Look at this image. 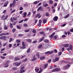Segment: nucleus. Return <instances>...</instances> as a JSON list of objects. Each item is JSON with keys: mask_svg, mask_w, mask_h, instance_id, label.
<instances>
[{"mask_svg": "<svg viewBox=\"0 0 73 73\" xmlns=\"http://www.w3.org/2000/svg\"><path fill=\"white\" fill-rule=\"evenodd\" d=\"M44 41L46 43H48V42H49V41H48V40L47 39H45L44 40Z\"/></svg>", "mask_w": 73, "mask_h": 73, "instance_id": "23", "label": "nucleus"}, {"mask_svg": "<svg viewBox=\"0 0 73 73\" xmlns=\"http://www.w3.org/2000/svg\"><path fill=\"white\" fill-rule=\"evenodd\" d=\"M13 70H17V68L16 67H13Z\"/></svg>", "mask_w": 73, "mask_h": 73, "instance_id": "50", "label": "nucleus"}, {"mask_svg": "<svg viewBox=\"0 0 73 73\" xmlns=\"http://www.w3.org/2000/svg\"><path fill=\"white\" fill-rule=\"evenodd\" d=\"M38 3L37 1H35L34 2V4H36Z\"/></svg>", "mask_w": 73, "mask_h": 73, "instance_id": "59", "label": "nucleus"}, {"mask_svg": "<svg viewBox=\"0 0 73 73\" xmlns=\"http://www.w3.org/2000/svg\"><path fill=\"white\" fill-rule=\"evenodd\" d=\"M73 48V46H72V45L71 44H70L69 45V48L70 50H72V48Z\"/></svg>", "mask_w": 73, "mask_h": 73, "instance_id": "15", "label": "nucleus"}, {"mask_svg": "<svg viewBox=\"0 0 73 73\" xmlns=\"http://www.w3.org/2000/svg\"><path fill=\"white\" fill-rule=\"evenodd\" d=\"M25 32H29L30 31V30H26L25 31Z\"/></svg>", "mask_w": 73, "mask_h": 73, "instance_id": "52", "label": "nucleus"}, {"mask_svg": "<svg viewBox=\"0 0 73 73\" xmlns=\"http://www.w3.org/2000/svg\"><path fill=\"white\" fill-rule=\"evenodd\" d=\"M22 45H23V46H25V42H22Z\"/></svg>", "mask_w": 73, "mask_h": 73, "instance_id": "35", "label": "nucleus"}, {"mask_svg": "<svg viewBox=\"0 0 73 73\" xmlns=\"http://www.w3.org/2000/svg\"><path fill=\"white\" fill-rule=\"evenodd\" d=\"M52 61H53V62H56V61L55 59H53L52 60Z\"/></svg>", "mask_w": 73, "mask_h": 73, "instance_id": "56", "label": "nucleus"}, {"mask_svg": "<svg viewBox=\"0 0 73 73\" xmlns=\"http://www.w3.org/2000/svg\"><path fill=\"white\" fill-rule=\"evenodd\" d=\"M24 69V66L22 67L20 70V73H24L25 72V70Z\"/></svg>", "mask_w": 73, "mask_h": 73, "instance_id": "2", "label": "nucleus"}, {"mask_svg": "<svg viewBox=\"0 0 73 73\" xmlns=\"http://www.w3.org/2000/svg\"><path fill=\"white\" fill-rule=\"evenodd\" d=\"M26 41H28L29 42H31L32 40L30 39H27L26 40Z\"/></svg>", "mask_w": 73, "mask_h": 73, "instance_id": "14", "label": "nucleus"}, {"mask_svg": "<svg viewBox=\"0 0 73 73\" xmlns=\"http://www.w3.org/2000/svg\"><path fill=\"white\" fill-rule=\"evenodd\" d=\"M10 62H11V61H10V60H8L6 62V63H7L8 65V64H9V63H10Z\"/></svg>", "mask_w": 73, "mask_h": 73, "instance_id": "40", "label": "nucleus"}, {"mask_svg": "<svg viewBox=\"0 0 73 73\" xmlns=\"http://www.w3.org/2000/svg\"><path fill=\"white\" fill-rule=\"evenodd\" d=\"M55 70L56 72H58L60 70V68H56Z\"/></svg>", "mask_w": 73, "mask_h": 73, "instance_id": "34", "label": "nucleus"}, {"mask_svg": "<svg viewBox=\"0 0 73 73\" xmlns=\"http://www.w3.org/2000/svg\"><path fill=\"white\" fill-rule=\"evenodd\" d=\"M38 21L37 20V19H35V23H37Z\"/></svg>", "mask_w": 73, "mask_h": 73, "instance_id": "62", "label": "nucleus"}, {"mask_svg": "<svg viewBox=\"0 0 73 73\" xmlns=\"http://www.w3.org/2000/svg\"><path fill=\"white\" fill-rule=\"evenodd\" d=\"M41 9V6H40L37 9V11H39Z\"/></svg>", "mask_w": 73, "mask_h": 73, "instance_id": "39", "label": "nucleus"}, {"mask_svg": "<svg viewBox=\"0 0 73 73\" xmlns=\"http://www.w3.org/2000/svg\"><path fill=\"white\" fill-rule=\"evenodd\" d=\"M36 72H38L39 71V69L38 68H35V69Z\"/></svg>", "mask_w": 73, "mask_h": 73, "instance_id": "31", "label": "nucleus"}, {"mask_svg": "<svg viewBox=\"0 0 73 73\" xmlns=\"http://www.w3.org/2000/svg\"><path fill=\"white\" fill-rule=\"evenodd\" d=\"M40 60H44V59H45V57L44 56H41L40 58Z\"/></svg>", "mask_w": 73, "mask_h": 73, "instance_id": "13", "label": "nucleus"}, {"mask_svg": "<svg viewBox=\"0 0 73 73\" xmlns=\"http://www.w3.org/2000/svg\"><path fill=\"white\" fill-rule=\"evenodd\" d=\"M49 5L48 4H46L43 5V7H47V6H48Z\"/></svg>", "mask_w": 73, "mask_h": 73, "instance_id": "27", "label": "nucleus"}, {"mask_svg": "<svg viewBox=\"0 0 73 73\" xmlns=\"http://www.w3.org/2000/svg\"><path fill=\"white\" fill-rule=\"evenodd\" d=\"M17 29H21V27L18 25L17 26Z\"/></svg>", "mask_w": 73, "mask_h": 73, "instance_id": "37", "label": "nucleus"}, {"mask_svg": "<svg viewBox=\"0 0 73 73\" xmlns=\"http://www.w3.org/2000/svg\"><path fill=\"white\" fill-rule=\"evenodd\" d=\"M25 57H26V56L24 55L23 56H22L21 57V59H23V58H24Z\"/></svg>", "mask_w": 73, "mask_h": 73, "instance_id": "46", "label": "nucleus"}, {"mask_svg": "<svg viewBox=\"0 0 73 73\" xmlns=\"http://www.w3.org/2000/svg\"><path fill=\"white\" fill-rule=\"evenodd\" d=\"M54 39H57V36L56 35H55L54 37Z\"/></svg>", "mask_w": 73, "mask_h": 73, "instance_id": "61", "label": "nucleus"}, {"mask_svg": "<svg viewBox=\"0 0 73 73\" xmlns=\"http://www.w3.org/2000/svg\"><path fill=\"white\" fill-rule=\"evenodd\" d=\"M49 4H50V5H52V4H53V2L52 0H50L49 1Z\"/></svg>", "mask_w": 73, "mask_h": 73, "instance_id": "17", "label": "nucleus"}, {"mask_svg": "<svg viewBox=\"0 0 73 73\" xmlns=\"http://www.w3.org/2000/svg\"><path fill=\"white\" fill-rule=\"evenodd\" d=\"M37 42V40H35L33 42V43H35Z\"/></svg>", "mask_w": 73, "mask_h": 73, "instance_id": "63", "label": "nucleus"}, {"mask_svg": "<svg viewBox=\"0 0 73 73\" xmlns=\"http://www.w3.org/2000/svg\"><path fill=\"white\" fill-rule=\"evenodd\" d=\"M32 32L33 33H36V31L35 30H33Z\"/></svg>", "mask_w": 73, "mask_h": 73, "instance_id": "54", "label": "nucleus"}, {"mask_svg": "<svg viewBox=\"0 0 73 73\" xmlns=\"http://www.w3.org/2000/svg\"><path fill=\"white\" fill-rule=\"evenodd\" d=\"M18 36H19V37H22L23 36V34H19L18 35Z\"/></svg>", "mask_w": 73, "mask_h": 73, "instance_id": "45", "label": "nucleus"}, {"mask_svg": "<svg viewBox=\"0 0 73 73\" xmlns=\"http://www.w3.org/2000/svg\"><path fill=\"white\" fill-rule=\"evenodd\" d=\"M54 52V51H52L51 52L50 51H47L45 53V54H47L49 55L51 54H52Z\"/></svg>", "mask_w": 73, "mask_h": 73, "instance_id": "3", "label": "nucleus"}, {"mask_svg": "<svg viewBox=\"0 0 73 73\" xmlns=\"http://www.w3.org/2000/svg\"><path fill=\"white\" fill-rule=\"evenodd\" d=\"M41 23H42V21L40 20H39V24H41Z\"/></svg>", "mask_w": 73, "mask_h": 73, "instance_id": "44", "label": "nucleus"}, {"mask_svg": "<svg viewBox=\"0 0 73 73\" xmlns=\"http://www.w3.org/2000/svg\"><path fill=\"white\" fill-rule=\"evenodd\" d=\"M24 21V20H22L20 21H19V23H23Z\"/></svg>", "mask_w": 73, "mask_h": 73, "instance_id": "47", "label": "nucleus"}, {"mask_svg": "<svg viewBox=\"0 0 73 73\" xmlns=\"http://www.w3.org/2000/svg\"><path fill=\"white\" fill-rule=\"evenodd\" d=\"M9 3V1H7L5 3L4 5L3 6V7H6L7 6V5Z\"/></svg>", "mask_w": 73, "mask_h": 73, "instance_id": "5", "label": "nucleus"}, {"mask_svg": "<svg viewBox=\"0 0 73 73\" xmlns=\"http://www.w3.org/2000/svg\"><path fill=\"white\" fill-rule=\"evenodd\" d=\"M16 4V1L15 0H13L12 3L13 7H15V4Z\"/></svg>", "mask_w": 73, "mask_h": 73, "instance_id": "11", "label": "nucleus"}, {"mask_svg": "<svg viewBox=\"0 0 73 73\" xmlns=\"http://www.w3.org/2000/svg\"><path fill=\"white\" fill-rule=\"evenodd\" d=\"M69 44H67L63 45V46H64V47H66V48H67V47H68V46H69Z\"/></svg>", "mask_w": 73, "mask_h": 73, "instance_id": "10", "label": "nucleus"}, {"mask_svg": "<svg viewBox=\"0 0 73 73\" xmlns=\"http://www.w3.org/2000/svg\"><path fill=\"white\" fill-rule=\"evenodd\" d=\"M56 71V69H53L52 71V72H54Z\"/></svg>", "mask_w": 73, "mask_h": 73, "instance_id": "60", "label": "nucleus"}, {"mask_svg": "<svg viewBox=\"0 0 73 73\" xmlns=\"http://www.w3.org/2000/svg\"><path fill=\"white\" fill-rule=\"evenodd\" d=\"M30 51H31V49L28 48L27 50V53H29V52H30Z\"/></svg>", "mask_w": 73, "mask_h": 73, "instance_id": "25", "label": "nucleus"}, {"mask_svg": "<svg viewBox=\"0 0 73 73\" xmlns=\"http://www.w3.org/2000/svg\"><path fill=\"white\" fill-rule=\"evenodd\" d=\"M26 48V47H24V46H21L20 48V49H25Z\"/></svg>", "mask_w": 73, "mask_h": 73, "instance_id": "36", "label": "nucleus"}, {"mask_svg": "<svg viewBox=\"0 0 73 73\" xmlns=\"http://www.w3.org/2000/svg\"><path fill=\"white\" fill-rule=\"evenodd\" d=\"M5 17V15L4 14L3 16H2L1 19L3 20V19Z\"/></svg>", "mask_w": 73, "mask_h": 73, "instance_id": "49", "label": "nucleus"}, {"mask_svg": "<svg viewBox=\"0 0 73 73\" xmlns=\"http://www.w3.org/2000/svg\"><path fill=\"white\" fill-rule=\"evenodd\" d=\"M70 32H73V29H71L70 30Z\"/></svg>", "mask_w": 73, "mask_h": 73, "instance_id": "58", "label": "nucleus"}, {"mask_svg": "<svg viewBox=\"0 0 73 73\" xmlns=\"http://www.w3.org/2000/svg\"><path fill=\"white\" fill-rule=\"evenodd\" d=\"M45 15L46 16H49V13H48L46 12L45 13Z\"/></svg>", "mask_w": 73, "mask_h": 73, "instance_id": "28", "label": "nucleus"}, {"mask_svg": "<svg viewBox=\"0 0 73 73\" xmlns=\"http://www.w3.org/2000/svg\"><path fill=\"white\" fill-rule=\"evenodd\" d=\"M17 43H19V42H20V40H19L18 39H17Z\"/></svg>", "mask_w": 73, "mask_h": 73, "instance_id": "48", "label": "nucleus"}, {"mask_svg": "<svg viewBox=\"0 0 73 73\" xmlns=\"http://www.w3.org/2000/svg\"><path fill=\"white\" fill-rule=\"evenodd\" d=\"M10 27L11 28H13V24H12V23H10Z\"/></svg>", "mask_w": 73, "mask_h": 73, "instance_id": "30", "label": "nucleus"}, {"mask_svg": "<svg viewBox=\"0 0 73 73\" xmlns=\"http://www.w3.org/2000/svg\"><path fill=\"white\" fill-rule=\"evenodd\" d=\"M55 35V32H54L50 36V37L51 38H53V37Z\"/></svg>", "mask_w": 73, "mask_h": 73, "instance_id": "9", "label": "nucleus"}, {"mask_svg": "<svg viewBox=\"0 0 73 73\" xmlns=\"http://www.w3.org/2000/svg\"><path fill=\"white\" fill-rule=\"evenodd\" d=\"M36 56H37L38 57V58H40V54H39V52L37 53L36 54Z\"/></svg>", "mask_w": 73, "mask_h": 73, "instance_id": "19", "label": "nucleus"}, {"mask_svg": "<svg viewBox=\"0 0 73 73\" xmlns=\"http://www.w3.org/2000/svg\"><path fill=\"white\" fill-rule=\"evenodd\" d=\"M42 44H40L38 46V49H40V48H41L42 47Z\"/></svg>", "mask_w": 73, "mask_h": 73, "instance_id": "29", "label": "nucleus"}, {"mask_svg": "<svg viewBox=\"0 0 73 73\" xmlns=\"http://www.w3.org/2000/svg\"><path fill=\"white\" fill-rule=\"evenodd\" d=\"M24 16H23V17H25L27 16V13L26 12L24 13L23 14Z\"/></svg>", "mask_w": 73, "mask_h": 73, "instance_id": "18", "label": "nucleus"}, {"mask_svg": "<svg viewBox=\"0 0 73 73\" xmlns=\"http://www.w3.org/2000/svg\"><path fill=\"white\" fill-rule=\"evenodd\" d=\"M40 34L41 35H44V32H41L40 33Z\"/></svg>", "mask_w": 73, "mask_h": 73, "instance_id": "51", "label": "nucleus"}, {"mask_svg": "<svg viewBox=\"0 0 73 73\" xmlns=\"http://www.w3.org/2000/svg\"><path fill=\"white\" fill-rule=\"evenodd\" d=\"M19 10L20 11H21L22 10H23V7H20L19 8Z\"/></svg>", "mask_w": 73, "mask_h": 73, "instance_id": "38", "label": "nucleus"}, {"mask_svg": "<svg viewBox=\"0 0 73 73\" xmlns=\"http://www.w3.org/2000/svg\"><path fill=\"white\" fill-rule=\"evenodd\" d=\"M48 64H45V66H44V69H46V68L47 67V66H48Z\"/></svg>", "mask_w": 73, "mask_h": 73, "instance_id": "53", "label": "nucleus"}, {"mask_svg": "<svg viewBox=\"0 0 73 73\" xmlns=\"http://www.w3.org/2000/svg\"><path fill=\"white\" fill-rule=\"evenodd\" d=\"M55 60H56V61H58L59 60V58H58L56 57L55 58Z\"/></svg>", "mask_w": 73, "mask_h": 73, "instance_id": "43", "label": "nucleus"}, {"mask_svg": "<svg viewBox=\"0 0 73 73\" xmlns=\"http://www.w3.org/2000/svg\"><path fill=\"white\" fill-rule=\"evenodd\" d=\"M27 60H28V59L27 58H26L23 60V62H25L26 61H27Z\"/></svg>", "mask_w": 73, "mask_h": 73, "instance_id": "33", "label": "nucleus"}, {"mask_svg": "<svg viewBox=\"0 0 73 73\" xmlns=\"http://www.w3.org/2000/svg\"><path fill=\"white\" fill-rule=\"evenodd\" d=\"M4 28L5 30H7L8 29V27L6 25L4 26Z\"/></svg>", "mask_w": 73, "mask_h": 73, "instance_id": "16", "label": "nucleus"}, {"mask_svg": "<svg viewBox=\"0 0 73 73\" xmlns=\"http://www.w3.org/2000/svg\"><path fill=\"white\" fill-rule=\"evenodd\" d=\"M58 19V17L55 16L53 18V20H54V21H57Z\"/></svg>", "mask_w": 73, "mask_h": 73, "instance_id": "7", "label": "nucleus"}, {"mask_svg": "<svg viewBox=\"0 0 73 73\" xmlns=\"http://www.w3.org/2000/svg\"><path fill=\"white\" fill-rule=\"evenodd\" d=\"M40 13H38L37 14L36 16V18L37 17H38V19H40V17H41V15H40Z\"/></svg>", "mask_w": 73, "mask_h": 73, "instance_id": "6", "label": "nucleus"}, {"mask_svg": "<svg viewBox=\"0 0 73 73\" xmlns=\"http://www.w3.org/2000/svg\"><path fill=\"white\" fill-rule=\"evenodd\" d=\"M14 64L16 66H19L20 65V64H21V62H19L18 63V62H16L14 63Z\"/></svg>", "mask_w": 73, "mask_h": 73, "instance_id": "4", "label": "nucleus"}, {"mask_svg": "<svg viewBox=\"0 0 73 73\" xmlns=\"http://www.w3.org/2000/svg\"><path fill=\"white\" fill-rule=\"evenodd\" d=\"M10 20L11 21V22H13V18H11L10 19Z\"/></svg>", "mask_w": 73, "mask_h": 73, "instance_id": "57", "label": "nucleus"}, {"mask_svg": "<svg viewBox=\"0 0 73 73\" xmlns=\"http://www.w3.org/2000/svg\"><path fill=\"white\" fill-rule=\"evenodd\" d=\"M37 60V58L35 57V56H33V58L31 60V61H36Z\"/></svg>", "mask_w": 73, "mask_h": 73, "instance_id": "8", "label": "nucleus"}, {"mask_svg": "<svg viewBox=\"0 0 73 73\" xmlns=\"http://www.w3.org/2000/svg\"><path fill=\"white\" fill-rule=\"evenodd\" d=\"M43 23L44 24H45L46 23V20L45 19H44L43 20Z\"/></svg>", "mask_w": 73, "mask_h": 73, "instance_id": "24", "label": "nucleus"}, {"mask_svg": "<svg viewBox=\"0 0 73 73\" xmlns=\"http://www.w3.org/2000/svg\"><path fill=\"white\" fill-rule=\"evenodd\" d=\"M28 20V19L27 18H26L24 20V21L25 22L27 21Z\"/></svg>", "mask_w": 73, "mask_h": 73, "instance_id": "64", "label": "nucleus"}, {"mask_svg": "<svg viewBox=\"0 0 73 73\" xmlns=\"http://www.w3.org/2000/svg\"><path fill=\"white\" fill-rule=\"evenodd\" d=\"M0 40H7L6 36H3L0 37Z\"/></svg>", "mask_w": 73, "mask_h": 73, "instance_id": "1", "label": "nucleus"}, {"mask_svg": "<svg viewBox=\"0 0 73 73\" xmlns=\"http://www.w3.org/2000/svg\"><path fill=\"white\" fill-rule=\"evenodd\" d=\"M8 17V15H6L5 16L4 18L3 19V21H5V20H6L7 19Z\"/></svg>", "mask_w": 73, "mask_h": 73, "instance_id": "20", "label": "nucleus"}, {"mask_svg": "<svg viewBox=\"0 0 73 73\" xmlns=\"http://www.w3.org/2000/svg\"><path fill=\"white\" fill-rule=\"evenodd\" d=\"M4 65L5 66L4 67V68H7V67H8V66H9L8 65V64L7 63H5L4 64Z\"/></svg>", "mask_w": 73, "mask_h": 73, "instance_id": "12", "label": "nucleus"}, {"mask_svg": "<svg viewBox=\"0 0 73 73\" xmlns=\"http://www.w3.org/2000/svg\"><path fill=\"white\" fill-rule=\"evenodd\" d=\"M44 37H43L41 38L39 40V42H41V41H42L44 40Z\"/></svg>", "mask_w": 73, "mask_h": 73, "instance_id": "22", "label": "nucleus"}, {"mask_svg": "<svg viewBox=\"0 0 73 73\" xmlns=\"http://www.w3.org/2000/svg\"><path fill=\"white\" fill-rule=\"evenodd\" d=\"M69 14H67L66 16L64 17V19H67L69 16Z\"/></svg>", "mask_w": 73, "mask_h": 73, "instance_id": "21", "label": "nucleus"}, {"mask_svg": "<svg viewBox=\"0 0 73 73\" xmlns=\"http://www.w3.org/2000/svg\"><path fill=\"white\" fill-rule=\"evenodd\" d=\"M23 25L25 27H27V24L26 23H24L23 24Z\"/></svg>", "mask_w": 73, "mask_h": 73, "instance_id": "42", "label": "nucleus"}, {"mask_svg": "<svg viewBox=\"0 0 73 73\" xmlns=\"http://www.w3.org/2000/svg\"><path fill=\"white\" fill-rule=\"evenodd\" d=\"M16 29L15 28H13L12 30V32H13V33H14V32H15V31H16Z\"/></svg>", "mask_w": 73, "mask_h": 73, "instance_id": "32", "label": "nucleus"}, {"mask_svg": "<svg viewBox=\"0 0 73 73\" xmlns=\"http://www.w3.org/2000/svg\"><path fill=\"white\" fill-rule=\"evenodd\" d=\"M62 54V52H60L58 53V55L59 56H61V54Z\"/></svg>", "mask_w": 73, "mask_h": 73, "instance_id": "55", "label": "nucleus"}, {"mask_svg": "<svg viewBox=\"0 0 73 73\" xmlns=\"http://www.w3.org/2000/svg\"><path fill=\"white\" fill-rule=\"evenodd\" d=\"M18 58H19V57H16L14 58V61H16L18 60Z\"/></svg>", "mask_w": 73, "mask_h": 73, "instance_id": "26", "label": "nucleus"}, {"mask_svg": "<svg viewBox=\"0 0 73 73\" xmlns=\"http://www.w3.org/2000/svg\"><path fill=\"white\" fill-rule=\"evenodd\" d=\"M12 40H13V38H10L9 40V42H11L12 41Z\"/></svg>", "mask_w": 73, "mask_h": 73, "instance_id": "41", "label": "nucleus"}]
</instances>
